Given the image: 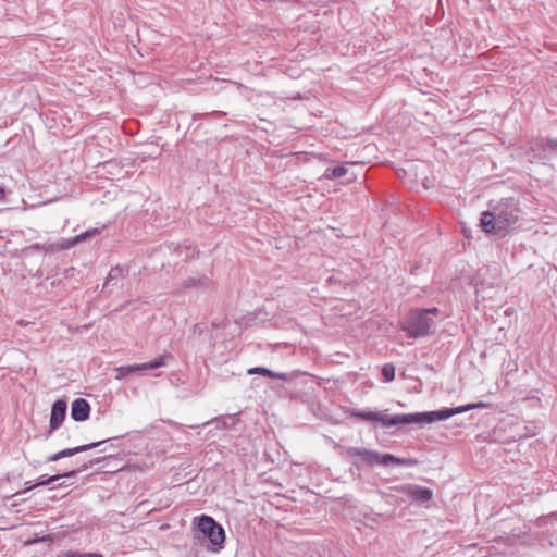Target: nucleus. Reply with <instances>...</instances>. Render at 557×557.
<instances>
[{
    "mask_svg": "<svg viewBox=\"0 0 557 557\" xmlns=\"http://www.w3.org/2000/svg\"><path fill=\"white\" fill-rule=\"evenodd\" d=\"M520 203L515 197L491 200L488 209L481 213L480 226L490 235H500L509 231L519 220Z\"/></svg>",
    "mask_w": 557,
    "mask_h": 557,
    "instance_id": "f257e3e1",
    "label": "nucleus"
},
{
    "mask_svg": "<svg viewBox=\"0 0 557 557\" xmlns=\"http://www.w3.org/2000/svg\"><path fill=\"white\" fill-rule=\"evenodd\" d=\"M440 314L437 307L412 308L400 322V330L412 339L429 337L435 327V318Z\"/></svg>",
    "mask_w": 557,
    "mask_h": 557,
    "instance_id": "f03ea898",
    "label": "nucleus"
},
{
    "mask_svg": "<svg viewBox=\"0 0 557 557\" xmlns=\"http://www.w3.org/2000/svg\"><path fill=\"white\" fill-rule=\"evenodd\" d=\"M346 454L349 457H357L354 460L352 465L356 468H361L363 465L374 467V466H383L388 467L391 465L394 466H405V467H413L419 465V460L416 458H405L398 457L391 453H380L377 450L368 449L364 447H348L346 449Z\"/></svg>",
    "mask_w": 557,
    "mask_h": 557,
    "instance_id": "7ed1b4c3",
    "label": "nucleus"
},
{
    "mask_svg": "<svg viewBox=\"0 0 557 557\" xmlns=\"http://www.w3.org/2000/svg\"><path fill=\"white\" fill-rule=\"evenodd\" d=\"M194 525L197 528L199 533L209 541L212 545L213 552H220L225 542V531L223 527L218 523L211 516L200 515L195 517Z\"/></svg>",
    "mask_w": 557,
    "mask_h": 557,
    "instance_id": "20e7f679",
    "label": "nucleus"
},
{
    "mask_svg": "<svg viewBox=\"0 0 557 557\" xmlns=\"http://www.w3.org/2000/svg\"><path fill=\"white\" fill-rule=\"evenodd\" d=\"M349 416L350 418H355L361 421H368L371 423L380 424L383 428L406 425L405 413L387 416L380 411L354 408L350 410Z\"/></svg>",
    "mask_w": 557,
    "mask_h": 557,
    "instance_id": "39448f33",
    "label": "nucleus"
},
{
    "mask_svg": "<svg viewBox=\"0 0 557 557\" xmlns=\"http://www.w3.org/2000/svg\"><path fill=\"white\" fill-rule=\"evenodd\" d=\"M462 413L460 406L453 408H441L437 410L405 413L406 425L409 424H431L436 421L447 420L456 414Z\"/></svg>",
    "mask_w": 557,
    "mask_h": 557,
    "instance_id": "423d86ee",
    "label": "nucleus"
},
{
    "mask_svg": "<svg viewBox=\"0 0 557 557\" xmlns=\"http://www.w3.org/2000/svg\"><path fill=\"white\" fill-rule=\"evenodd\" d=\"M172 359L170 354H162L156 357L153 360L139 363V364H126L120 366L114 369L115 380H124L135 373H144L146 371L156 370L168 364V361Z\"/></svg>",
    "mask_w": 557,
    "mask_h": 557,
    "instance_id": "0eeeda50",
    "label": "nucleus"
},
{
    "mask_svg": "<svg viewBox=\"0 0 557 557\" xmlns=\"http://www.w3.org/2000/svg\"><path fill=\"white\" fill-rule=\"evenodd\" d=\"M389 490L406 494L413 503L424 504L433 498V491L428 486L406 483L391 486Z\"/></svg>",
    "mask_w": 557,
    "mask_h": 557,
    "instance_id": "6e6552de",
    "label": "nucleus"
},
{
    "mask_svg": "<svg viewBox=\"0 0 557 557\" xmlns=\"http://www.w3.org/2000/svg\"><path fill=\"white\" fill-rule=\"evenodd\" d=\"M104 458H96L92 460H89L88 462L83 463L79 468L66 471L61 474H54V475H40L33 484V486H47L51 484V481H59L60 479H72L75 478L78 473L84 472L90 468H92L96 465H99Z\"/></svg>",
    "mask_w": 557,
    "mask_h": 557,
    "instance_id": "1a4fd4ad",
    "label": "nucleus"
},
{
    "mask_svg": "<svg viewBox=\"0 0 557 557\" xmlns=\"http://www.w3.org/2000/svg\"><path fill=\"white\" fill-rule=\"evenodd\" d=\"M67 411V401L59 398L51 406L48 435H51L63 423Z\"/></svg>",
    "mask_w": 557,
    "mask_h": 557,
    "instance_id": "9d476101",
    "label": "nucleus"
},
{
    "mask_svg": "<svg viewBox=\"0 0 557 557\" xmlns=\"http://www.w3.org/2000/svg\"><path fill=\"white\" fill-rule=\"evenodd\" d=\"M546 137L533 138L528 143L527 156L531 162H541L547 158L548 145Z\"/></svg>",
    "mask_w": 557,
    "mask_h": 557,
    "instance_id": "9b49d317",
    "label": "nucleus"
},
{
    "mask_svg": "<svg viewBox=\"0 0 557 557\" xmlns=\"http://www.w3.org/2000/svg\"><path fill=\"white\" fill-rule=\"evenodd\" d=\"M212 281L206 274L190 275L181 283L178 292L195 289L197 292H207L211 287Z\"/></svg>",
    "mask_w": 557,
    "mask_h": 557,
    "instance_id": "f8f14e48",
    "label": "nucleus"
},
{
    "mask_svg": "<svg viewBox=\"0 0 557 557\" xmlns=\"http://www.w3.org/2000/svg\"><path fill=\"white\" fill-rule=\"evenodd\" d=\"M90 405L85 398H76L71 405V418L75 422H84L90 416Z\"/></svg>",
    "mask_w": 557,
    "mask_h": 557,
    "instance_id": "ddd939ff",
    "label": "nucleus"
},
{
    "mask_svg": "<svg viewBox=\"0 0 557 557\" xmlns=\"http://www.w3.org/2000/svg\"><path fill=\"white\" fill-rule=\"evenodd\" d=\"M120 437L116 436V437H112V438H108V440H103V441H99V442H92V443H89V444L79 445V446H76V447H73V448H64V449L59 451V457H60V459L66 458V457H72V456H74L76 454L85 453V451H87L89 449L99 447V446H101L102 444H104L107 442L116 441Z\"/></svg>",
    "mask_w": 557,
    "mask_h": 557,
    "instance_id": "4468645a",
    "label": "nucleus"
},
{
    "mask_svg": "<svg viewBox=\"0 0 557 557\" xmlns=\"http://www.w3.org/2000/svg\"><path fill=\"white\" fill-rule=\"evenodd\" d=\"M124 275V269L120 265L112 267L109 274L102 285L101 293H111L112 287L117 286L120 280Z\"/></svg>",
    "mask_w": 557,
    "mask_h": 557,
    "instance_id": "2eb2a0df",
    "label": "nucleus"
},
{
    "mask_svg": "<svg viewBox=\"0 0 557 557\" xmlns=\"http://www.w3.org/2000/svg\"><path fill=\"white\" fill-rule=\"evenodd\" d=\"M168 249L176 252L183 260H187L194 257L196 252V247H194L189 242L185 240L183 244H174L171 243L168 245Z\"/></svg>",
    "mask_w": 557,
    "mask_h": 557,
    "instance_id": "dca6fc26",
    "label": "nucleus"
},
{
    "mask_svg": "<svg viewBox=\"0 0 557 557\" xmlns=\"http://www.w3.org/2000/svg\"><path fill=\"white\" fill-rule=\"evenodd\" d=\"M247 374L248 375H262V376H268V377H271V379H278V380H283V381H288L289 380V376L290 374L288 373H285V372H275V371H272L271 369H268L265 367H252V368H249L247 370Z\"/></svg>",
    "mask_w": 557,
    "mask_h": 557,
    "instance_id": "f3484780",
    "label": "nucleus"
},
{
    "mask_svg": "<svg viewBox=\"0 0 557 557\" xmlns=\"http://www.w3.org/2000/svg\"><path fill=\"white\" fill-rule=\"evenodd\" d=\"M98 234H100L99 227L88 228L73 237L67 238L66 239V248L74 247L83 242H86V240L95 237Z\"/></svg>",
    "mask_w": 557,
    "mask_h": 557,
    "instance_id": "a211bd4d",
    "label": "nucleus"
},
{
    "mask_svg": "<svg viewBox=\"0 0 557 557\" xmlns=\"http://www.w3.org/2000/svg\"><path fill=\"white\" fill-rule=\"evenodd\" d=\"M363 517L364 525L374 529L380 525L384 521V516L382 513L375 512L372 508L366 507L361 512Z\"/></svg>",
    "mask_w": 557,
    "mask_h": 557,
    "instance_id": "6ab92c4d",
    "label": "nucleus"
},
{
    "mask_svg": "<svg viewBox=\"0 0 557 557\" xmlns=\"http://www.w3.org/2000/svg\"><path fill=\"white\" fill-rule=\"evenodd\" d=\"M237 414H226L213 419L212 421L209 422V424H213L215 429L219 430H227L233 428L237 423Z\"/></svg>",
    "mask_w": 557,
    "mask_h": 557,
    "instance_id": "aec40b11",
    "label": "nucleus"
},
{
    "mask_svg": "<svg viewBox=\"0 0 557 557\" xmlns=\"http://www.w3.org/2000/svg\"><path fill=\"white\" fill-rule=\"evenodd\" d=\"M348 173V169L345 165L329 166L325 169L323 177L325 180H336L343 177Z\"/></svg>",
    "mask_w": 557,
    "mask_h": 557,
    "instance_id": "412c9836",
    "label": "nucleus"
},
{
    "mask_svg": "<svg viewBox=\"0 0 557 557\" xmlns=\"http://www.w3.org/2000/svg\"><path fill=\"white\" fill-rule=\"evenodd\" d=\"M54 541V535L53 534H45V535H38V534H35L33 537L28 539L25 541L24 545L25 546H32V545H35V544H38V543H52Z\"/></svg>",
    "mask_w": 557,
    "mask_h": 557,
    "instance_id": "4be33fe9",
    "label": "nucleus"
},
{
    "mask_svg": "<svg viewBox=\"0 0 557 557\" xmlns=\"http://www.w3.org/2000/svg\"><path fill=\"white\" fill-rule=\"evenodd\" d=\"M535 523L539 528L554 525L557 523V512H550L548 515H543L536 519Z\"/></svg>",
    "mask_w": 557,
    "mask_h": 557,
    "instance_id": "5701e85b",
    "label": "nucleus"
},
{
    "mask_svg": "<svg viewBox=\"0 0 557 557\" xmlns=\"http://www.w3.org/2000/svg\"><path fill=\"white\" fill-rule=\"evenodd\" d=\"M382 376L384 382L389 383L395 379V367L392 363H385L382 367Z\"/></svg>",
    "mask_w": 557,
    "mask_h": 557,
    "instance_id": "b1692460",
    "label": "nucleus"
},
{
    "mask_svg": "<svg viewBox=\"0 0 557 557\" xmlns=\"http://www.w3.org/2000/svg\"><path fill=\"white\" fill-rule=\"evenodd\" d=\"M381 496V498L388 505H393V506H396L399 504V499L396 495L394 494H391V493H387V492H384V491H379L377 492Z\"/></svg>",
    "mask_w": 557,
    "mask_h": 557,
    "instance_id": "393cba45",
    "label": "nucleus"
},
{
    "mask_svg": "<svg viewBox=\"0 0 557 557\" xmlns=\"http://www.w3.org/2000/svg\"><path fill=\"white\" fill-rule=\"evenodd\" d=\"M485 407H487V404H486V403H484V401L469 403V404H466V405H461V406H460L462 413H463V412H467V411H470V410H472V409H476V408H485Z\"/></svg>",
    "mask_w": 557,
    "mask_h": 557,
    "instance_id": "a878e982",
    "label": "nucleus"
},
{
    "mask_svg": "<svg viewBox=\"0 0 557 557\" xmlns=\"http://www.w3.org/2000/svg\"><path fill=\"white\" fill-rule=\"evenodd\" d=\"M85 553L78 550H65L58 554L55 557H84Z\"/></svg>",
    "mask_w": 557,
    "mask_h": 557,
    "instance_id": "bb28decb",
    "label": "nucleus"
},
{
    "mask_svg": "<svg viewBox=\"0 0 557 557\" xmlns=\"http://www.w3.org/2000/svg\"><path fill=\"white\" fill-rule=\"evenodd\" d=\"M546 139H547V144L546 145H548V150L552 151V152L557 153V138L546 137Z\"/></svg>",
    "mask_w": 557,
    "mask_h": 557,
    "instance_id": "cd10ccee",
    "label": "nucleus"
},
{
    "mask_svg": "<svg viewBox=\"0 0 557 557\" xmlns=\"http://www.w3.org/2000/svg\"><path fill=\"white\" fill-rule=\"evenodd\" d=\"M33 484H34V482H32V481L25 482V487L22 491L17 492L15 495H21V494L27 493L34 488H37V486H33Z\"/></svg>",
    "mask_w": 557,
    "mask_h": 557,
    "instance_id": "c85d7f7f",
    "label": "nucleus"
},
{
    "mask_svg": "<svg viewBox=\"0 0 557 557\" xmlns=\"http://www.w3.org/2000/svg\"><path fill=\"white\" fill-rule=\"evenodd\" d=\"M28 249L38 250V251H44V250H46V249H45V246H44V245H41V244H38V243L30 245V246L28 247Z\"/></svg>",
    "mask_w": 557,
    "mask_h": 557,
    "instance_id": "c756f323",
    "label": "nucleus"
},
{
    "mask_svg": "<svg viewBox=\"0 0 557 557\" xmlns=\"http://www.w3.org/2000/svg\"><path fill=\"white\" fill-rule=\"evenodd\" d=\"M60 460L59 451L47 457V462H54Z\"/></svg>",
    "mask_w": 557,
    "mask_h": 557,
    "instance_id": "7c9ffc66",
    "label": "nucleus"
},
{
    "mask_svg": "<svg viewBox=\"0 0 557 557\" xmlns=\"http://www.w3.org/2000/svg\"><path fill=\"white\" fill-rule=\"evenodd\" d=\"M84 557H104V556L100 553H85Z\"/></svg>",
    "mask_w": 557,
    "mask_h": 557,
    "instance_id": "2f4dec72",
    "label": "nucleus"
},
{
    "mask_svg": "<svg viewBox=\"0 0 557 557\" xmlns=\"http://www.w3.org/2000/svg\"><path fill=\"white\" fill-rule=\"evenodd\" d=\"M5 198V190L2 186H0V201L4 200Z\"/></svg>",
    "mask_w": 557,
    "mask_h": 557,
    "instance_id": "473e14b6",
    "label": "nucleus"
},
{
    "mask_svg": "<svg viewBox=\"0 0 557 557\" xmlns=\"http://www.w3.org/2000/svg\"><path fill=\"white\" fill-rule=\"evenodd\" d=\"M58 481H51L50 485H53V487H62L65 486V483H57Z\"/></svg>",
    "mask_w": 557,
    "mask_h": 557,
    "instance_id": "72a5a7b5",
    "label": "nucleus"
}]
</instances>
